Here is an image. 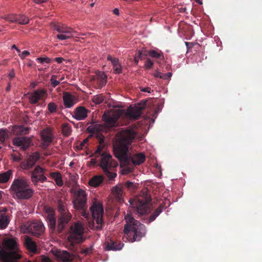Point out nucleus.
<instances>
[{"instance_id":"f257e3e1","label":"nucleus","mask_w":262,"mask_h":262,"mask_svg":"<svg viewBox=\"0 0 262 262\" xmlns=\"http://www.w3.org/2000/svg\"><path fill=\"white\" fill-rule=\"evenodd\" d=\"M137 135V132L131 127L122 130L117 134V139L114 145L115 156L121 164L126 166L127 172H132L133 170V168L129 167L130 163L134 166L139 165L145 160V156L143 153H138L132 156L128 155L129 146Z\"/></svg>"},{"instance_id":"f03ea898","label":"nucleus","mask_w":262,"mask_h":262,"mask_svg":"<svg viewBox=\"0 0 262 262\" xmlns=\"http://www.w3.org/2000/svg\"><path fill=\"white\" fill-rule=\"evenodd\" d=\"M43 210L48 226L52 232L57 230L58 233H61L72 219V214L67 208L66 202L61 199L57 202V210L58 212L57 225L55 210L49 206H45Z\"/></svg>"},{"instance_id":"7ed1b4c3","label":"nucleus","mask_w":262,"mask_h":262,"mask_svg":"<svg viewBox=\"0 0 262 262\" xmlns=\"http://www.w3.org/2000/svg\"><path fill=\"white\" fill-rule=\"evenodd\" d=\"M126 224L124 225L123 239L124 241L133 243L140 241L145 236L146 233L145 226L139 221L135 220L131 214H127L125 216Z\"/></svg>"},{"instance_id":"20e7f679","label":"nucleus","mask_w":262,"mask_h":262,"mask_svg":"<svg viewBox=\"0 0 262 262\" xmlns=\"http://www.w3.org/2000/svg\"><path fill=\"white\" fill-rule=\"evenodd\" d=\"M3 245L6 249L10 252L7 251L4 249L0 250L1 262H17V260L21 258V255L17 253L18 244L15 238H8L3 241Z\"/></svg>"},{"instance_id":"39448f33","label":"nucleus","mask_w":262,"mask_h":262,"mask_svg":"<svg viewBox=\"0 0 262 262\" xmlns=\"http://www.w3.org/2000/svg\"><path fill=\"white\" fill-rule=\"evenodd\" d=\"M98 161V165L108 180H114L117 177L116 168L118 165L117 161L113 158L108 152H103Z\"/></svg>"},{"instance_id":"423d86ee","label":"nucleus","mask_w":262,"mask_h":262,"mask_svg":"<svg viewBox=\"0 0 262 262\" xmlns=\"http://www.w3.org/2000/svg\"><path fill=\"white\" fill-rule=\"evenodd\" d=\"M11 189L15 196L20 200H28L34 193V190L30 187L29 182L23 178L15 179L11 186Z\"/></svg>"},{"instance_id":"0eeeda50","label":"nucleus","mask_w":262,"mask_h":262,"mask_svg":"<svg viewBox=\"0 0 262 262\" xmlns=\"http://www.w3.org/2000/svg\"><path fill=\"white\" fill-rule=\"evenodd\" d=\"M102 120L104 124H97L92 122V125L86 128V131L91 134L106 132L107 130L115 126L118 119V116L113 112L104 113L102 116Z\"/></svg>"},{"instance_id":"6e6552de","label":"nucleus","mask_w":262,"mask_h":262,"mask_svg":"<svg viewBox=\"0 0 262 262\" xmlns=\"http://www.w3.org/2000/svg\"><path fill=\"white\" fill-rule=\"evenodd\" d=\"M151 201L149 191L147 188L142 189L140 196L137 199L136 206L137 212L141 214H146L150 211Z\"/></svg>"},{"instance_id":"1a4fd4ad","label":"nucleus","mask_w":262,"mask_h":262,"mask_svg":"<svg viewBox=\"0 0 262 262\" xmlns=\"http://www.w3.org/2000/svg\"><path fill=\"white\" fill-rule=\"evenodd\" d=\"M83 228L80 224L77 223L74 226H71L70 234L67 237V244L71 249L74 248L76 244L83 241Z\"/></svg>"},{"instance_id":"9d476101","label":"nucleus","mask_w":262,"mask_h":262,"mask_svg":"<svg viewBox=\"0 0 262 262\" xmlns=\"http://www.w3.org/2000/svg\"><path fill=\"white\" fill-rule=\"evenodd\" d=\"M86 197V192L81 189H79L75 192L73 200L74 208L77 210H81L82 214L85 217H87L88 215L84 210L87 201Z\"/></svg>"},{"instance_id":"9b49d317","label":"nucleus","mask_w":262,"mask_h":262,"mask_svg":"<svg viewBox=\"0 0 262 262\" xmlns=\"http://www.w3.org/2000/svg\"><path fill=\"white\" fill-rule=\"evenodd\" d=\"M25 232L31 233L36 236L41 235L45 231V227L41 222L26 223L21 226Z\"/></svg>"},{"instance_id":"f8f14e48","label":"nucleus","mask_w":262,"mask_h":262,"mask_svg":"<svg viewBox=\"0 0 262 262\" xmlns=\"http://www.w3.org/2000/svg\"><path fill=\"white\" fill-rule=\"evenodd\" d=\"M46 171V169L37 165L31 172V180L35 186H37L39 182L42 183L47 181Z\"/></svg>"},{"instance_id":"ddd939ff","label":"nucleus","mask_w":262,"mask_h":262,"mask_svg":"<svg viewBox=\"0 0 262 262\" xmlns=\"http://www.w3.org/2000/svg\"><path fill=\"white\" fill-rule=\"evenodd\" d=\"M93 219L95 221L97 225L96 226L97 230H100L103 223V209L100 204L95 203L90 208Z\"/></svg>"},{"instance_id":"4468645a","label":"nucleus","mask_w":262,"mask_h":262,"mask_svg":"<svg viewBox=\"0 0 262 262\" xmlns=\"http://www.w3.org/2000/svg\"><path fill=\"white\" fill-rule=\"evenodd\" d=\"M146 105L145 101L141 102L133 107L130 106L128 108L126 112V115L131 119H138L142 114Z\"/></svg>"},{"instance_id":"2eb2a0df","label":"nucleus","mask_w":262,"mask_h":262,"mask_svg":"<svg viewBox=\"0 0 262 262\" xmlns=\"http://www.w3.org/2000/svg\"><path fill=\"white\" fill-rule=\"evenodd\" d=\"M40 136L42 141L41 147L42 149L45 150L52 142L54 136L51 130L48 128L43 129L40 132Z\"/></svg>"},{"instance_id":"dca6fc26","label":"nucleus","mask_w":262,"mask_h":262,"mask_svg":"<svg viewBox=\"0 0 262 262\" xmlns=\"http://www.w3.org/2000/svg\"><path fill=\"white\" fill-rule=\"evenodd\" d=\"M30 95L29 100L31 104H35L38 101L47 96V91L44 89H39L34 91L32 93H28Z\"/></svg>"},{"instance_id":"f3484780","label":"nucleus","mask_w":262,"mask_h":262,"mask_svg":"<svg viewBox=\"0 0 262 262\" xmlns=\"http://www.w3.org/2000/svg\"><path fill=\"white\" fill-rule=\"evenodd\" d=\"M31 142L30 139L26 137H15L13 140V144L21 147L23 150H26L29 147Z\"/></svg>"},{"instance_id":"a211bd4d","label":"nucleus","mask_w":262,"mask_h":262,"mask_svg":"<svg viewBox=\"0 0 262 262\" xmlns=\"http://www.w3.org/2000/svg\"><path fill=\"white\" fill-rule=\"evenodd\" d=\"M88 112L89 111L84 107L78 106L75 108L72 116L77 120H83L88 117Z\"/></svg>"},{"instance_id":"6ab92c4d","label":"nucleus","mask_w":262,"mask_h":262,"mask_svg":"<svg viewBox=\"0 0 262 262\" xmlns=\"http://www.w3.org/2000/svg\"><path fill=\"white\" fill-rule=\"evenodd\" d=\"M96 134V137L98 139L99 144L97 146L94 155L95 156L96 158H100L101 157V155L103 152V150L105 146V144L104 142V137L102 134H100V133ZM104 152L106 151H104Z\"/></svg>"},{"instance_id":"aec40b11","label":"nucleus","mask_w":262,"mask_h":262,"mask_svg":"<svg viewBox=\"0 0 262 262\" xmlns=\"http://www.w3.org/2000/svg\"><path fill=\"white\" fill-rule=\"evenodd\" d=\"M123 245L120 242H116L113 238H107L105 243V249L107 251L119 250L122 249Z\"/></svg>"},{"instance_id":"412c9836","label":"nucleus","mask_w":262,"mask_h":262,"mask_svg":"<svg viewBox=\"0 0 262 262\" xmlns=\"http://www.w3.org/2000/svg\"><path fill=\"white\" fill-rule=\"evenodd\" d=\"M112 193L117 202L122 203L123 201L124 192L123 188L120 185L114 187L112 189Z\"/></svg>"},{"instance_id":"4be33fe9","label":"nucleus","mask_w":262,"mask_h":262,"mask_svg":"<svg viewBox=\"0 0 262 262\" xmlns=\"http://www.w3.org/2000/svg\"><path fill=\"white\" fill-rule=\"evenodd\" d=\"M63 104L66 108H71L75 104V97L69 92L63 93Z\"/></svg>"},{"instance_id":"5701e85b","label":"nucleus","mask_w":262,"mask_h":262,"mask_svg":"<svg viewBox=\"0 0 262 262\" xmlns=\"http://www.w3.org/2000/svg\"><path fill=\"white\" fill-rule=\"evenodd\" d=\"M40 158L39 153L35 152L31 155L27 159L26 164L24 165V168L29 169L35 165L36 162Z\"/></svg>"},{"instance_id":"b1692460","label":"nucleus","mask_w":262,"mask_h":262,"mask_svg":"<svg viewBox=\"0 0 262 262\" xmlns=\"http://www.w3.org/2000/svg\"><path fill=\"white\" fill-rule=\"evenodd\" d=\"M107 59L108 60L111 61L115 74H121L122 72V68L118 58L113 57L111 55H108L107 57Z\"/></svg>"},{"instance_id":"393cba45","label":"nucleus","mask_w":262,"mask_h":262,"mask_svg":"<svg viewBox=\"0 0 262 262\" xmlns=\"http://www.w3.org/2000/svg\"><path fill=\"white\" fill-rule=\"evenodd\" d=\"M7 210V209L5 208L0 209V229H5L10 222L9 216L5 213Z\"/></svg>"},{"instance_id":"a878e982","label":"nucleus","mask_w":262,"mask_h":262,"mask_svg":"<svg viewBox=\"0 0 262 262\" xmlns=\"http://www.w3.org/2000/svg\"><path fill=\"white\" fill-rule=\"evenodd\" d=\"M53 29L58 32L59 33H73L74 30L71 28L68 27L67 26L63 24H55L54 25Z\"/></svg>"},{"instance_id":"bb28decb","label":"nucleus","mask_w":262,"mask_h":262,"mask_svg":"<svg viewBox=\"0 0 262 262\" xmlns=\"http://www.w3.org/2000/svg\"><path fill=\"white\" fill-rule=\"evenodd\" d=\"M94 79L96 80V83L98 84V88L100 89L106 84L107 77L103 72H99Z\"/></svg>"},{"instance_id":"cd10ccee","label":"nucleus","mask_w":262,"mask_h":262,"mask_svg":"<svg viewBox=\"0 0 262 262\" xmlns=\"http://www.w3.org/2000/svg\"><path fill=\"white\" fill-rule=\"evenodd\" d=\"M104 181V177L102 175H97L92 177L89 181V184L91 186L97 187Z\"/></svg>"},{"instance_id":"c85d7f7f","label":"nucleus","mask_w":262,"mask_h":262,"mask_svg":"<svg viewBox=\"0 0 262 262\" xmlns=\"http://www.w3.org/2000/svg\"><path fill=\"white\" fill-rule=\"evenodd\" d=\"M77 257L79 256L70 254L67 251H63L60 255V259L63 262H72Z\"/></svg>"},{"instance_id":"c756f323","label":"nucleus","mask_w":262,"mask_h":262,"mask_svg":"<svg viewBox=\"0 0 262 262\" xmlns=\"http://www.w3.org/2000/svg\"><path fill=\"white\" fill-rule=\"evenodd\" d=\"M49 175L53 180H54L58 186H62L63 185L62 176L59 172H52L49 173Z\"/></svg>"},{"instance_id":"7c9ffc66","label":"nucleus","mask_w":262,"mask_h":262,"mask_svg":"<svg viewBox=\"0 0 262 262\" xmlns=\"http://www.w3.org/2000/svg\"><path fill=\"white\" fill-rule=\"evenodd\" d=\"M164 209V206L162 204H161L150 215L149 220L146 223L149 224V223L154 221L156 218L162 212Z\"/></svg>"},{"instance_id":"2f4dec72","label":"nucleus","mask_w":262,"mask_h":262,"mask_svg":"<svg viewBox=\"0 0 262 262\" xmlns=\"http://www.w3.org/2000/svg\"><path fill=\"white\" fill-rule=\"evenodd\" d=\"M10 132L6 128L0 129V144H4L9 139Z\"/></svg>"},{"instance_id":"473e14b6","label":"nucleus","mask_w":262,"mask_h":262,"mask_svg":"<svg viewBox=\"0 0 262 262\" xmlns=\"http://www.w3.org/2000/svg\"><path fill=\"white\" fill-rule=\"evenodd\" d=\"M62 134L64 137H69L72 133L71 126L68 123H63L61 125Z\"/></svg>"},{"instance_id":"72a5a7b5","label":"nucleus","mask_w":262,"mask_h":262,"mask_svg":"<svg viewBox=\"0 0 262 262\" xmlns=\"http://www.w3.org/2000/svg\"><path fill=\"white\" fill-rule=\"evenodd\" d=\"M25 243L27 248L31 251L34 252L36 251V245L32 239L29 237H27L25 239Z\"/></svg>"},{"instance_id":"f704fd0d","label":"nucleus","mask_w":262,"mask_h":262,"mask_svg":"<svg viewBox=\"0 0 262 262\" xmlns=\"http://www.w3.org/2000/svg\"><path fill=\"white\" fill-rule=\"evenodd\" d=\"M12 171L9 170L5 172L0 173V183H4L7 182L12 176Z\"/></svg>"},{"instance_id":"c9c22d12","label":"nucleus","mask_w":262,"mask_h":262,"mask_svg":"<svg viewBox=\"0 0 262 262\" xmlns=\"http://www.w3.org/2000/svg\"><path fill=\"white\" fill-rule=\"evenodd\" d=\"M105 99V96L103 95L102 94H100L94 96L92 98V101L94 103L99 104L103 102Z\"/></svg>"},{"instance_id":"e433bc0d","label":"nucleus","mask_w":262,"mask_h":262,"mask_svg":"<svg viewBox=\"0 0 262 262\" xmlns=\"http://www.w3.org/2000/svg\"><path fill=\"white\" fill-rule=\"evenodd\" d=\"M16 23L20 25H26L29 23V19L27 16L23 14L17 15Z\"/></svg>"},{"instance_id":"4c0bfd02","label":"nucleus","mask_w":262,"mask_h":262,"mask_svg":"<svg viewBox=\"0 0 262 262\" xmlns=\"http://www.w3.org/2000/svg\"><path fill=\"white\" fill-rule=\"evenodd\" d=\"M148 55L152 58H155L160 60H163L164 59L163 54L161 52H158L155 50L149 51L148 52Z\"/></svg>"},{"instance_id":"58836bf2","label":"nucleus","mask_w":262,"mask_h":262,"mask_svg":"<svg viewBox=\"0 0 262 262\" xmlns=\"http://www.w3.org/2000/svg\"><path fill=\"white\" fill-rule=\"evenodd\" d=\"M2 18L11 23H16L17 15L14 14H10L2 16Z\"/></svg>"},{"instance_id":"ea45409f","label":"nucleus","mask_w":262,"mask_h":262,"mask_svg":"<svg viewBox=\"0 0 262 262\" xmlns=\"http://www.w3.org/2000/svg\"><path fill=\"white\" fill-rule=\"evenodd\" d=\"M30 128L27 126H18L16 127V130L18 134L20 135H27L29 133Z\"/></svg>"},{"instance_id":"a19ab883","label":"nucleus","mask_w":262,"mask_h":262,"mask_svg":"<svg viewBox=\"0 0 262 262\" xmlns=\"http://www.w3.org/2000/svg\"><path fill=\"white\" fill-rule=\"evenodd\" d=\"M47 107L49 112L51 114L54 113L56 112L57 111L58 106L57 104L53 102H51L49 103Z\"/></svg>"},{"instance_id":"79ce46f5","label":"nucleus","mask_w":262,"mask_h":262,"mask_svg":"<svg viewBox=\"0 0 262 262\" xmlns=\"http://www.w3.org/2000/svg\"><path fill=\"white\" fill-rule=\"evenodd\" d=\"M73 35L72 33H69V34L67 33H59L56 35L57 38L61 40H67L73 37Z\"/></svg>"},{"instance_id":"37998d69","label":"nucleus","mask_w":262,"mask_h":262,"mask_svg":"<svg viewBox=\"0 0 262 262\" xmlns=\"http://www.w3.org/2000/svg\"><path fill=\"white\" fill-rule=\"evenodd\" d=\"M124 186L129 191H134L137 188L136 185L130 181L125 182Z\"/></svg>"},{"instance_id":"c03bdc74","label":"nucleus","mask_w":262,"mask_h":262,"mask_svg":"<svg viewBox=\"0 0 262 262\" xmlns=\"http://www.w3.org/2000/svg\"><path fill=\"white\" fill-rule=\"evenodd\" d=\"M36 61L41 64H43L44 63H50L52 59L48 57H40L36 58Z\"/></svg>"},{"instance_id":"a18cd8bd","label":"nucleus","mask_w":262,"mask_h":262,"mask_svg":"<svg viewBox=\"0 0 262 262\" xmlns=\"http://www.w3.org/2000/svg\"><path fill=\"white\" fill-rule=\"evenodd\" d=\"M57 78V76L55 75H52L51 77V84L53 88H55L60 84V81L56 80Z\"/></svg>"},{"instance_id":"49530a36","label":"nucleus","mask_w":262,"mask_h":262,"mask_svg":"<svg viewBox=\"0 0 262 262\" xmlns=\"http://www.w3.org/2000/svg\"><path fill=\"white\" fill-rule=\"evenodd\" d=\"M92 252V247L86 248L85 249H82L79 253L81 254H84L85 255H87L90 254Z\"/></svg>"},{"instance_id":"de8ad7c7","label":"nucleus","mask_w":262,"mask_h":262,"mask_svg":"<svg viewBox=\"0 0 262 262\" xmlns=\"http://www.w3.org/2000/svg\"><path fill=\"white\" fill-rule=\"evenodd\" d=\"M154 65V62L149 58H148L145 63L144 67L146 70L151 69Z\"/></svg>"},{"instance_id":"09e8293b","label":"nucleus","mask_w":262,"mask_h":262,"mask_svg":"<svg viewBox=\"0 0 262 262\" xmlns=\"http://www.w3.org/2000/svg\"><path fill=\"white\" fill-rule=\"evenodd\" d=\"M172 76V73L170 72H168L167 73L162 74V77L161 79H164V80H168L170 79L171 77Z\"/></svg>"},{"instance_id":"8fccbe9b","label":"nucleus","mask_w":262,"mask_h":262,"mask_svg":"<svg viewBox=\"0 0 262 262\" xmlns=\"http://www.w3.org/2000/svg\"><path fill=\"white\" fill-rule=\"evenodd\" d=\"M30 55V52L28 51H24L21 53L19 54V56L21 59H24L26 57Z\"/></svg>"},{"instance_id":"3c124183","label":"nucleus","mask_w":262,"mask_h":262,"mask_svg":"<svg viewBox=\"0 0 262 262\" xmlns=\"http://www.w3.org/2000/svg\"><path fill=\"white\" fill-rule=\"evenodd\" d=\"M138 57H139V59H140L141 60L144 59V56L147 55V54L146 53H143L142 51L141 50L138 51Z\"/></svg>"},{"instance_id":"603ef678","label":"nucleus","mask_w":262,"mask_h":262,"mask_svg":"<svg viewBox=\"0 0 262 262\" xmlns=\"http://www.w3.org/2000/svg\"><path fill=\"white\" fill-rule=\"evenodd\" d=\"M11 157H12L13 160L14 161L18 162V161H19L21 160V158L20 157V155L19 156H17V155H13L12 154L11 155Z\"/></svg>"},{"instance_id":"864d4df0","label":"nucleus","mask_w":262,"mask_h":262,"mask_svg":"<svg viewBox=\"0 0 262 262\" xmlns=\"http://www.w3.org/2000/svg\"><path fill=\"white\" fill-rule=\"evenodd\" d=\"M54 61L57 62L58 63H61L65 59L62 57H56L54 59Z\"/></svg>"},{"instance_id":"5fc2aeb1","label":"nucleus","mask_w":262,"mask_h":262,"mask_svg":"<svg viewBox=\"0 0 262 262\" xmlns=\"http://www.w3.org/2000/svg\"><path fill=\"white\" fill-rule=\"evenodd\" d=\"M140 91L143 92L151 93V89L149 87L141 88Z\"/></svg>"},{"instance_id":"6e6d98bb","label":"nucleus","mask_w":262,"mask_h":262,"mask_svg":"<svg viewBox=\"0 0 262 262\" xmlns=\"http://www.w3.org/2000/svg\"><path fill=\"white\" fill-rule=\"evenodd\" d=\"M15 72L13 69L11 70V71L10 72V73L8 74V77L10 78L11 80L12 78H13L15 77Z\"/></svg>"},{"instance_id":"4d7b16f0","label":"nucleus","mask_w":262,"mask_h":262,"mask_svg":"<svg viewBox=\"0 0 262 262\" xmlns=\"http://www.w3.org/2000/svg\"><path fill=\"white\" fill-rule=\"evenodd\" d=\"M185 44L188 50L191 49L193 47V43L192 42H185Z\"/></svg>"},{"instance_id":"13d9d810","label":"nucleus","mask_w":262,"mask_h":262,"mask_svg":"<svg viewBox=\"0 0 262 262\" xmlns=\"http://www.w3.org/2000/svg\"><path fill=\"white\" fill-rule=\"evenodd\" d=\"M162 73L160 72H156L154 74V76L157 78H160L161 79Z\"/></svg>"},{"instance_id":"bf43d9fd","label":"nucleus","mask_w":262,"mask_h":262,"mask_svg":"<svg viewBox=\"0 0 262 262\" xmlns=\"http://www.w3.org/2000/svg\"><path fill=\"white\" fill-rule=\"evenodd\" d=\"M36 4H40L46 2L48 0H33Z\"/></svg>"},{"instance_id":"052dcab7","label":"nucleus","mask_w":262,"mask_h":262,"mask_svg":"<svg viewBox=\"0 0 262 262\" xmlns=\"http://www.w3.org/2000/svg\"><path fill=\"white\" fill-rule=\"evenodd\" d=\"M37 85V83L36 82H33L31 83L30 87L31 89H34Z\"/></svg>"},{"instance_id":"680f3d73","label":"nucleus","mask_w":262,"mask_h":262,"mask_svg":"<svg viewBox=\"0 0 262 262\" xmlns=\"http://www.w3.org/2000/svg\"><path fill=\"white\" fill-rule=\"evenodd\" d=\"M139 58L138 57V54L137 53V55H136L134 58V62L136 64H137L139 62Z\"/></svg>"},{"instance_id":"e2e57ef3","label":"nucleus","mask_w":262,"mask_h":262,"mask_svg":"<svg viewBox=\"0 0 262 262\" xmlns=\"http://www.w3.org/2000/svg\"><path fill=\"white\" fill-rule=\"evenodd\" d=\"M113 13L116 14V15H118L119 14V9H117V8H115L114 10H113Z\"/></svg>"},{"instance_id":"0e129e2a","label":"nucleus","mask_w":262,"mask_h":262,"mask_svg":"<svg viewBox=\"0 0 262 262\" xmlns=\"http://www.w3.org/2000/svg\"><path fill=\"white\" fill-rule=\"evenodd\" d=\"M10 88H11V83L9 82V83H8V85L6 89V91L7 92H9L10 90Z\"/></svg>"},{"instance_id":"69168bd1","label":"nucleus","mask_w":262,"mask_h":262,"mask_svg":"<svg viewBox=\"0 0 262 262\" xmlns=\"http://www.w3.org/2000/svg\"><path fill=\"white\" fill-rule=\"evenodd\" d=\"M11 49H17V47H16V46L15 45H12V47H11Z\"/></svg>"},{"instance_id":"338daca9","label":"nucleus","mask_w":262,"mask_h":262,"mask_svg":"<svg viewBox=\"0 0 262 262\" xmlns=\"http://www.w3.org/2000/svg\"><path fill=\"white\" fill-rule=\"evenodd\" d=\"M15 50L17 51V52L18 53H20V50L18 48H17V49H15Z\"/></svg>"},{"instance_id":"774afa93","label":"nucleus","mask_w":262,"mask_h":262,"mask_svg":"<svg viewBox=\"0 0 262 262\" xmlns=\"http://www.w3.org/2000/svg\"><path fill=\"white\" fill-rule=\"evenodd\" d=\"M195 1H196V2L197 3H199V4H202V2H201L200 0H195Z\"/></svg>"}]
</instances>
